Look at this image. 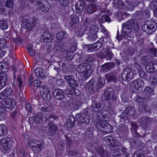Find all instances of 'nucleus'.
<instances>
[{
  "label": "nucleus",
  "instance_id": "c756f323",
  "mask_svg": "<svg viewBox=\"0 0 157 157\" xmlns=\"http://www.w3.org/2000/svg\"><path fill=\"white\" fill-rule=\"evenodd\" d=\"M103 140L109 145L110 147H114L115 145V140L111 136H105L103 138Z\"/></svg>",
  "mask_w": 157,
  "mask_h": 157
},
{
  "label": "nucleus",
  "instance_id": "a878e982",
  "mask_svg": "<svg viewBox=\"0 0 157 157\" xmlns=\"http://www.w3.org/2000/svg\"><path fill=\"white\" fill-rule=\"evenodd\" d=\"M97 7L95 4L89 3L86 6V11L89 14H92L97 11Z\"/></svg>",
  "mask_w": 157,
  "mask_h": 157
},
{
  "label": "nucleus",
  "instance_id": "412c9836",
  "mask_svg": "<svg viewBox=\"0 0 157 157\" xmlns=\"http://www.w3.org/2000/svg\"><path fill=\"white\" fill-rule=\"evenodd\" d=\"M68 36V34L65 31H60L56 35L57 39L55 40V42L57 43H59L61 40L67 38Z\"/></svg>",
  "mask_w": 157,
  "mask_h": 157
},
{
  "label": "nucleus",
  "instance_id": "9d476101",
  "mask_svg": "<svg viewBox=\"0 0 157 157\" xmlns=\"http://www.w3.org/2000/svg\"><path fill=\"white\" fill-rule=\"evenodd\" d=\"M0 103L6 108L10 109H13L15 106V102L9 98L0 100Z\"/></svg>",
  "mask_w": 157,
  "mask_h": 157
},
{
  "label": "nucleus",
  "instance_id": "de8ad7c7",
  "mask_svg": "<svg viewBox=\"0 0 157 157\" xmlns=\"http://www.w3.org/2000/svg\"><path fill=\"white\" fill-rule=\"evenodd\" d=\"M131 125L132 126L131 129L132 132L137 133L136 129L138 127L137 124L134 122H131Z\"/></svg>",
  "mask_w": 157,
  "mask_h": 157
},
{
  "label": "nucleus",
  "instance_id": "cd10ccee",
  "mask_svg": "<svg viewBox=\"0 0 157 157\" xmlns=\"http://www.w3.org/2000/svg\"><path fill=\"white\" fill-rule=\"evenodd\" d=\"M12 93V89L10 88H6L0 94V100L8 98L7 97L10 95Z\"/></svg>",
  "mask_w": 157,
  "mask_h": 157
},
{
  "label": "nucleus",
  "instance_id": "13d9d810",
  "mask_svg": "<svg viewBox=\"0 0 157 157\" xmlns=\"http://www.w3.org/2000/svg\"><path fill=\"white\" fill-rule=\"evenodd\" d=\"M29 123L32 125H33L34 124L36 123H37L38 120H37L36 115L34 117H30L29 119Z\"/></svg>",
  "mask_w": 157,
  "mask_h": 157
},
{
  "label": "nucleus",
  "instance_id": "b1692460",
  "mask_svg": "<svg viewBox=\"0 0 157 157\" xmlns=\"http://www.w3.org/2000/svg\"><path fill=\"white\" fill-rule=\"evenodd\" d=\"M115 66V64L114 63H106L101 66V70L102 72H105L112 69Z\"/></svg>",
  "mask_w": 157,
  "mask_h": 157
},
{
  "label": "nucleus",
  "instance_id": "20e7f679",
  "mask_svg": "<svg viewBox=\"0 0 157 157\" xmlns=\"http://www.w3.org/2000/svg\"><path fill=\"white\" fill-rule=\"evenodd\" d=\"M102 97L104 100H106L108 101L110 100L113 101L117 98L115 90L111 87L107 88L105 90L104 94Z\"/></svg>",
  "mask_w": 157,
  "mask_h": 157
},
{
  "label": "nucleus",
  "instance_id": "5fc2aeb1",
  "mask_svg": "<svg viewBox=\"0 0 157 157\" xmlns=\"http://www.w3.org/2000/svg\"><path fill=\"white\" fill-rule=\"evenodd\" d=\"M5 109L2 106H0V120H2L5 119Z\"/></svg>",
  "mask_w": 157,
  "mask_h": 157
},
{
  "label": "nucleus",
  "instance_id": "774afa93",
  "mask_svg": "<svg viewBox=\"0 0 157 157\" xmlns=\"http://www.w3.org/2000/svg\"><path fill=\"white\" fill-rule=\"evenodd\" d=\"M144 91L145 93H153L154 92V90L153 88L150 87H146L144 90Z\"/></svg>",
  "mask_w": 157,
  "mask_h": 157
},
{
  "label": "nucleus",
  "instance_id": "58836bf2",
  "mask_svg": "<svg viewBox=\"0 0 157 157\" xmlns=\"http://www.w3.org/2000/svg\"><path fill=\"white\" fill-rule=\"evenodd\" d=\"M135 109L132 106L127 107L124 111V113L128 115H132L135 114Z\"/></svg>",
  "mask_w": 157,
  "mask_h": 157
},
{
  "label": "nucleus",
  "instance_id": "9b49d317",
  "mask_svg": "<svg viewBox=\"0 0 157 157\" xmlns=\"http://www.w3.org/2000/svg\"><path fill=\"white\" fill-rule=\"evenodd\" d=\"M40 92L44 98V99L49 101L51 99V96L50 93V90L46 86H42L40 87Z\"/></svg>",
  "mask_w": 157,
  "mask_h": 157
},
{
  "label": "nucleus",
  "instance_id": "473e14b6",
  "mask_svg": "<svg viewBox=\"0 0 157 157\" xmlns=\"http://www.w3.org/2000/svg\"><path fill=\"white\" fill-rule=\"evenodd\" d=\"M36 117L38 120L37 123H43L48 120L47 117L44 116V117L42 114L40 113H38L36 115Z\"/></svg>",
  "mask_w": 157,
  "mask_h": 157
},
{
  "label": "nucleus",
  "instance_id": "37998d69",
  "mask_svg": "<svg viewBox=\"0 0 157 157\" xmlns=\"http://www.w3.org/2000/svg\"><path fill=\"white\" fill-rule=\"evenodd\" d=\"M114 3L117 5V6H119L118 7L119 8L127 9L126 4V3H128V2H126L124 3V2H121V1H119L118 0H114Z\"/></svg>",
  "mask_w": 157,
  "mask_h": 157
},
{
  "label": "nucleus",
  "instance_id": "4be33fe9",
  "mask_svg": "<svg viewBox=\"0 0 157 157\" xmlns=\"http://www.w3.org/2000/svg\"><path fill=\"white\" fill-rule=\"evenodd\" d=\"M141 0H130L128 3H126V5L127 9L132 10L133 9L137 6L140 3Z\"/></svg>",
  "mask_w": 157,
  "mask_h": 157
},
{
  "label": "nucleus",
  "instance_id": "0eeeda50",
  "mask_svg": "<svg viewBox=\"0 0 157 157\" xmlns=\"http://www.w3.org/2000/svg\"><path fill=\"white\" fill-rule=\"evenodd\" d=\"M29 145L32 149L35 151H40L43 148V146L40 142L36 141L33 139L30 140Z\"/></svg>",
  "mask_w": 157,
  "mask_h": 157
},
{
  "label": "nucleus",
  "instance_id": "aec40b11",
  "mask_svg": "<svg viewBox=\"0 0 157 157\" xmlns=\"http://www.w3.org/2000/svg\"><path fill=\"white\" fill-rule=\"evenodd\" d=\"M43 33L41 38L42 42H49L50 41L51 36L48 32V30L46 27L44 28Z\"/></svg>",
  "mask_w": 157,
  "mask_h": 157
},
{
  "label": "nucleus",
  "instance_id": "393cba45",
  "mask_svg": "<svg viewBox=\"0 0 157 157\" xmlns=\"http://www.w3.org/2000/svg\"><path fill=\"white\" fill-rule=\"evenodd\" d=\"M49 131L52 134H57L58 132L59 129L57 125L54 124L52 122L49 121L48 123Z\"/></svg>",
  "mask_w": 157,
  "mask_h": 157
},
{
  "label": "nucleus",
  "instance_id": "3c124183",
  "mask_svg": "<svg viewBox=\"0 0 157 157\" xmlns=\"http://www.w3.org/2000/svg\"><path fill=\"white\" fill-rule=\"evenodd\" d=\"M21 25H23V28H25L27 29L30 26L31 24L28 20L26 19L25 20H24L23 21V23Z\"/></svg>",
  "mask_w": 157,
  "mask_h": 157
},
{
  "label": "nucleus",
  "instance_id": "f8f14e48",
  "mask_svg": "<svg viewBox=\"0 0 157 157\" xmlns=\"http://www.w3.org/2000/svg\"><path fill=\"white\" fill-rule=\"evenodd\" d=\"M0 144L6 151L10 149L12 146V141L10 138L5 137L1 140Z\"/></svg>",
  "mask_w": 157,
  "mask_h": 157
},
{
  "label": "nucleus",
  "instance_id": "338daca9",
  "mask_svg": "<svg viewBox=\"0 0 157 157\" xmlns=\"http://www.w3.org/2000/svg\"><path fill=\"white\" fill-rule=\"evenodd\" d=\"M86 30L87 29L86 28L85 25H84L82 26L79 30V33L81 36H82Z\"/></svg>",
  "mask_w": 157,
  "mask_h": 157
},
{
  "label": "nucleus",
  "instance_id": "2f4dec72",
  "mask_svg": "<svg viewBox=\"0 0 157 157\" xmlns=\"http://www.w3.org/2000/svg\"><path fill=\"white\" fill-rule=\"evenodd\" d=\"M110 21V18L108 15H105L102 16L101 21L99 22V24H100V26L101 28L105 32L106 31V30L105 29V28L102 24V23H103L105 21L109 23Z\"/></svg>",
  "mask_w": 157,
  "mask_h": 157
},
{
  "label": "nucleus",
  "instance_id": "f03ea898",
  "mask_svg": "<svg viewBox=\"0 0 157 157\" xmlns=\"http://www.w3.org/2000/svg\"><path fill=\"white\" fill-rule=\"evenodd\" d=\"M78 70L79 72L83 74V76L87 79L91 75L93 70V66L90 63H84L78 66Z\"/></svg>",
  "mask_w": 157,
  "mask_h": 157
},
{
  "label": "nucleus",
  "instance_id": "4d7b16f0",
  "mask_svg": "<svg viewBox=\"0 0 157 157\" xmlns=\"http://www.w3.org/2000/svg\"><path fill=\"white\" fill-rule=\"evenodd\" d=\"M150 81L151 85H154L157 83V77L155 76H151Z\"/></svg>",
  "mask_w": 157,
  "mask_h": 157
},
{
  "label": "nucleus",
  "instance_id": "72a5a7b5",
  "mask_svg": "<svg viewBox=\"0 0 157 157\" xmlns=\"http://www.w3.org/2000/svg\"><path fill=\"white\" fill-rule=\"evenodd\" d=\"M97 55V54H92L88 55L84 57V60L83 62L84 63H93L95 62V59L94 57Z\"/></svg>",
  "mask_w": 157,
  "mask_h": 157
},
{
  "label": "nucleus",
  "instance_id": "a19ab883",
  "mask_svg": "<svg viewBox=\"0 0 157 157\" xmlns=\"http://www.w3.org/2000/svg\"><path fill=\"white\" fill-rule=\"evenodd\" d=\"M91 31V34L90 35L92 40H95L97 37V35L96 33L98 31V29L94 26H92L90 28Z\"/></svg>",
  "mask_w": 157,
  "mask_h": 157
},
{
  "label": "nucleus",
  "instance_id": "0e129e2a",
  "mask_svg": "<svg viewBox=\"0 0 157 157\" xmlns=\"http://www.w3.org/2000/svg\"><path fill=\"white\" fill-rule=\"evenodd\" d=\"M94 44L96 50L99 49L102 46V43L100 41H98Z\"/></svg>",
  "mask_w": 157,
  "mask_h": 157
},
{
  "label": "nucleus",
  "instance_id": "a211bd4d",
  "mask_svg": "<svg viewBox=\"0 0 157 157\" xmlns=\"http://www.w3.org/2000/svg\"><path fill=\"white\" fill-rule=\"evenodd\" d=\"M53 97L56 99L61 100L65 97L63 91L60 89H55L52 92Z\"/></svg>",
  "mask_w": 157,
  "mask_h": 157
},
{
  "label": "nucleus",
  "instance_id": "f704fd0d",
  "mask_svg": "<svg viewBox=\"0 0 157 157\" xmlns=\"http://www.w3.org/2000/svg\"><path fill=\"white\" fill-rule=\"evenodd\" d=\"M53 108V106L52 104L48 103L42 107L41 109L43 112H48L51 111Z\"/></svg>",
  "mask_w": 157,
  "mask_h": 157
},
{
  "label": "nucleus",
  "instance_id": "c9c22d12",
  "mask_svg": "<svg viewBox=\"0 0 157 157\" xmlns=\"http://www.w3.org/2000/svg\"><path fill=\"white\" fill-rule=\"evenodd\" d=\"M7 81V77L6 74L0 75V90L6 85Z\"/></svg>",
  "mask_w": 157,
  "mask_h": 157
},
{
  "label": "nucleus",
  "instance_id": "052dcab7",
  "mask_svg": "<svg viewBox=\"0 0 157 157\" xmlns=\"http://www.w3.org/2000/svg\"><path fill=\"white\" fill-rule=\"evenodd\" d=\"M133 157H144V155L140 151H138L134 152Z\"/></svg>",
  "mask_w": 157,
  "mask_h": 157
},
{
  "label": "nucleus",
  "instance_id": "c85d7f7f",
  "mask_svg": "<svg viewBox=\"0 0 157 157\" xmlns=\"http://www.w3.org/2000/svg\"><path fill=\"white\" fill-rule=\"evenodd\" d=\"M110 115L109 113H105L99 112L97 113V119L107 121L109 120Z\"/></svg>",
  "mask_w": 157,
  "mask_h": 157
},
{
  "label": "nucleus",
  "instance_id": "49530a36",
  "mask_svg": "<svg viewBox=\"0 0 157 157\" xmlns=\"http://www.w3.org/2000/svg\"><path fill=\"white\" fill-rule=\"evenodd\" d=\"M150 109L149 107L147 104H145L143 105L142 108H140L139 110L141 113H144L149 111Z\"/></svg>",
  "mask_w": 157,
  "mask_h": 157
},
{
  "label": "nucleus",
  "instance_id": "bf43d9fd",
  "mask_svg": "<svg viewBox=\"0 0 157 157\" xmlns=\"http://www.w3.org/2000/svg\"><path fill=\"white\" fill-rule=\"evenodd\" d=\"M148 57L145 56L141 59V62L144 65H147L149 63Z\"/></svg>",
  "mask_w": 157,
  "mask_h": 157
},
{
  "label": "nucleus",
  "instance_id": "2eb2a0df",
  "mask_svg": "<svg viewBox=\"0 0 157 157\" xmlns=\"http://www.w3.org/2000/svg\"><path fill=\"white\" fill-rule=\"evenodd\" d=\"M133 73L131 69L125 68L121 74L122 79L124 81L133 78Z\"/></svg>",
  "mask_w": 157,
  "mask_h": 157
},
{
  "label": "nucleus",
  "instance_id": "4468645a",
  "mask_svg": "<svg viewBox=\"0 0 157 157\" xmlns=\"http://www.w3.org/2000/svg\"><path fill=\"white\" fill-rule=\"evenodd\" d=\"M76 118L79 124L85 123L88 124L90 122L89 116L85 115L84 114L79 113L77 114L76 115Z\"/></svg>",
  "mask_w": 157,
  "mask_h": 157
},
{
  "label": "nucleus",
  "instance_id": "ea45409f",
  "mask_svg": "<svg viewBox=\"0 0 157 157\" xmlns=\"http://www.w3.org/2000/svg\"><path fill=\"white\" fill-rule=\"evenodd\" d=\"M75 119L73 116H70L66 121L67 126L69 127L73 126L75 124Z\"/></svg>",
  "mask_w": 157,
  "mask_h": 157
},
{
  "label": "nucleus",
  "instance_id": "ddd939ff",
  "mask_svg": "<svg viewBox=\"0 0 157 157\" xmlns=\"http://www.w3.org/2000/svg\"><path fill=\"white\" fill-rule=\"evenodd\" d=\"M79 19L76 15H72L71 16L70 21L69 23V26L70 29H74L78 26V23L79 22Z\"/></svg>",
  "mask_w": 157,
  "mask_h": 157
},
{
  "label": "nucleus",
  "instance_id": "39448f33",
  "mask_svg": "<svg viewBox=\"0 0 157 157\" xmlns=\"http://www.w3.org/2000/svg\"><path fill=\"white\" fill-rule=\"evenodd\" d=\"M156 27V23L154 21L150 22L147 21L142 26L141 28L144 32L150 34L155 30Z\"/></svg>",
  "mask_w": 157,
  "mask_h": 157
},
{
  "label": "nucleus",
  "instance_id": "5701e85b",
  "mask_svg": "<svg viewBox=\"0 0 157 157\" xmlns=\"http://www.w3.org/2000/svg\"><path fill=\"white\" fill-rule=\"evenodd\" d=\"M94 124L96 126L98 129L101 130L102 131V129H103L107 125V124H109V123L99 119H97L94 121Z\"/></svg>",
  "mask_w": 157,
  "mask_h": 157
},
{
  "label": "nucleus",
  "instance_id": "c03bdc74",
  "mask_svg": "<svg viewBox=\"0 0 157 157\" xmlns=\"http://www.w3.org/2000/svg\"><path fill=\"white\" fill-rule=\"evenodd\" d=\"M135 101L136 102L138 103H140L143 102L144 101H147V99L146 97H140L139 96H136L135 98Z\"/></svg>",
  "mask_w": 157,
  "mask_h": 157
},
{
  "label": "nucleus",
  "instance_id": "864d4df0",
  "mask_svg": "<svg viewBox=\"0 0 157 157\" xmlns=\"http://www.w3.org/2000/svg\"><path fill=\"white\" fill-rule=\"evenodd\" d=\"M151 66V63L149 65H147L146 66L145 68L147 71L149 73L154 72L155 71L153 67Z\"/></svg>",
  "mask_w": 157,
  "mask_h": 157
},
{
  "label": "nucleus",
  "instance_id": "1a4fd4ad",
  "mask_svg": "<svg viewBox=\"0 0 157 157\" xmlns=\"http://www.w3.org/2000/svg\"><path fill=\"white\" fill-rule=\"evenodd\" d=\"M36 5H39L40 9L44 12H47L50 9L51 5L46 0H37L36 2Z\"/></svg>",
  "mask_w": 157,
  "mask_h": 157
},
{
  "label": "nucleus",
  "instance_id": "603ef678",
  "mask_svg": "<svg viewBox=\"0 0 157 157\" xmlns=\"http://www.w3.org/2000/svg\"><path fill=\"white\" fill-rule=\"evenodd\" d=\"M70 53V51L66 50L63 52V54L64 57L69 59V58L71 59L73 57L72 55H71Z\"/></svg>",
  "mask_w": 157,
  "mask_h": 157
},
{
  "label": "nucleus",
  "instance_id": "e433bc0d",
  "mask_svg": "<svg viewBox=\"0 0 157 157\" xmlns=\"http://www.w3.org/2000/svg\"><path fill=\"white\" fill-rule=\"evenodd\" d=\"M95 84V81L94 79L90 80L88 82L85 84V86L87 88L90 89L93 92H95L96 90H94V85Z\"/></svg>",
  "mask_w": 157,
  "mask_h": 157
},
{
  "label": "nucleus",
  "instance_id": "f257e3e1",
  "mask_svg": "<svg viewBox=\"0 0 157 157\" xmlns=\"http://www.w3.org/2000/svg\"><path fill=\"white\" fill-rule=\"evenodd\" d=\"M122 31L121 35L119 36V32H117V39L120 40L121 37H126L128 38L133 37L135 35L134 31L138 32L140 30V27L136 20L131 19L122 25Z\"/></svg>",
  "mask_w": 157,
  "mask_h": 157
},
{
  "label": "nucleus",
  "instance_id": "09e8293b",
  "mask_svg": "<svg viewBox=\"0 0 157 157\" xmlns=\"http://www.w3.org/2000/svg\"><path fill=\"white\" fill-rule=\"evenodd\" d=\"M107 126L105 127L104 130H102L104 133H109L112 132L113 131L112 126L109 124H107Z\"/></svg>",
  "mask_w": 157,
  "mask_h": 157
},
{
  "label": "nucleus",
  "instance_id": "bb28decb",
  "mask_svg": "<svg viewBox=\"0 0 157 157\" xmlns=\"http://www.w3.org/2000/svg\"><path fill=\"white\" fill-rule=\"evenodd\" d=\"M105 80L104 78L99 77L98 78L97 82L95 81V84L94 85V90H97L101 88L104 85Z\"/></svg>",
  "mask_w": 157,
  "mask_h": 157
},
{
  "label": "nucleus",
  "instance_id": "7ed1b4c3",
  "mask_svg": "<svg viewBox=\"0 0 157 157\" xmlns=\"http://www.w3.org/2000/svg\"><path fill=\"white\" fill-rule=\"evenodd\" d=\"M144 84L143 80L138 79L131 82L129 86V90L132 92H137L140 88L144 87Z\"/></svg>",
  "mask_w": 157,
  "mask_h": 157
},
{
  "label": "nucleus",
  "instance_id": "6e6d98bb",
  "mask_svg": "<svg viewBox=\"0 0 157 157\" xmlns=\"http://www.w3.org/2000/svg\"><path fill=\"white\" fill-rule=\"evenodd\" d=\"M95 150L97 153L100 156L103 155V153L105 151V150L101 146H98L97 148H96Z\"/></svg>",
  "mask_w": 157,
  "mask_h": 157
},
{
  "label": "nucleus",
  "instance_id": "680f3d73",
  "mask_svg": "<svg viewBox=\"0 0 157 157\" xmlns=\"http://www.w3.org/2000/svg\"><path fill=\"white\" fill-rule=\"evenodd\" d=\"M94 50H96L93 44L91 45H89L87 47V51L88 52H91Z\"/></svg>",
  "mask_w": 157,
  "mask_h": 157
},
{
  "label": "nucleus",
  "instance_id": "6e6552de",
  "mask_svg": "<svg viewBox=\"0 0 157 157\" xmlns=\"http://www.w3.org/2000/svg\"><path fill=\"white\" fill-rule=\"evenodd\" d=\"M117 73L115 71H112L105 75V79L107 82H115V86L118 87L117 84L118 82L116 81L117 79Z\"/></svg>",
  "mask_w": 157,
  "mask_h": 157
},
{
  "label": "nucleus",
  "instance_id": "4c0bfd02",
  "mask_svg": "<svg viewBox=\"0 0 157 157\" xmlns=\"http://www.w3.org/2000/svg\"><path fill=\"white\" fill-rule=\"evenodd\" d=\"M0 27L3 30L7 29L8 27L7 21L4 18L0 19Z\"/></svg>",
  "mask_w": 157,
  "mask_h": 157
},
{
  "label": "nucleus",
  "instance_id": "e2e57ef3",
  "mask_svg": "<svg viewBox=\"0 0 157 157\" xmlns=\"http://www.w3.org/2000/svg\"><path fill=\"white\" fill-rule=\"evenodd\" d=\"M14 2L13 0H8L6 3V7L11 8L13 7Z\"/></svg>",
  "mask_w": 157,
  "mask_h": 157
},
{
  "label": "nucleus",
  "instance_id": "423d86ee",
  "mask_svg": "<svg viewBox=\"0 0 157 157\" xmlns=\"http://www.w3.org/2000/svg\"><path fill=\"white\" fill-rule=\"evenodd\" d=\"M138 121L140 126L146 129L151 124L152 119L147 116H143L140 117Z\"/></svg>",
  "mask_w": 157,
  "mask_h": 157
},
{
  "label": "nucleus",
  "instance_id": "7c9ffc66",
  "mask_svg": "<svg viewBox=\"0 0 157 157\" xmlns=\"http://www.w3.org/2000/svg\"><path fill=\"white\" fill-rule=\"evenodd\" d=\"M101 102H94L90 106V110L94 112H97L102 109Z\"/></svg>",
  "mask_w": 157,
  "mask_h": 157
},
{
  "label": "nucleus",
  "instance_id": "f3484780",
  "mask_svg": "<svg viewBox=\"0 0 157 157\" xmlns=\"http://www.w3.org/2000/svg\"><path fill=\"white\" fill-rule=\"evenodd\" d=\"M34 72L37 77L42 79H44L47 77L48 75L45 70L40 68H36L34 70Z\"/></svg>",
  "mask_w": 157,
  "mask_h": 157
},
{
  "label": "nucleus",
  "instance_id": "79ce46f5",
  "mask_svg": "<svg viewBox=\"0 0 157 157\" xmlns=\"http://www.w3.org/2000/svg\"><path fill=\"white\" fill-rule=\"evenodd\" d=\"M7 133V128L6 126L4 124H0V136L6 135Z\"/></svg>",
  "mask_w": 157,
  "mask_h": 157
},
{
  "label": "nucleus",
  "instance_id": "a18cd8bd",
  "mask_svg": "<svg viewBox=\"0 0 157 157\" xmlns=\"http://www.w3.org/2000/svg\"><path fill=\"white\" fill-rule=\"evenodd\" d=\"M7 41L3 38L0 39V48L2 49L6 48H7Z\"/></svg>",
  "mask_w": 157,
  "mask_h": 157
},
{
  "label": "nucleus",
  "instance_id": "69168bd1",
  "mask_svg": "<svg viewBox=\"0 0 157 157\" xmlns=\"http://www.w3.org/2000/svg\"><path fill=\"white\" fill-rule=\"evenodd\" d=\"M149 52L150 53H151L153 56H156L157 52V50L156 49L153 47H150L149 48Z\"/></svg>",
  "mask_w": 157,
  "mask_h": 157
},
{
  "label": "nucleus",
  "instance_id": "6ab92c4d",
  "mask_svg": "<svg viewBox=\"0 0 157 157\" xmlns=\"http://www.w3.org/2000/svg\"><path fill=\"white\" fill-rule=\"evenodd\" d=\"M100 55L102 58H105L106 59H109L112 58L113 54L110 49L104 48L100 51Z\"/></svg>",
  "mask_w": 157,
  "mask_h": 157
},
{
  "label": "nucleus",
  "instance_id": "dca6fc26",
  "mask_svg": "<svg viewBox=\"0 0 157 157\" xmlns=\"http://www.w3.org/2000/svg\"><path fill=\"white\" fill-rule=\"evenodd\" d=\"M64 78L67 81L69 86L72 87H75L78 86L77 81L75 80L73 75H70L64 76Z\"/></svg>",
  "mask_w": 157,
  "mask_h": 157
},
{
  "label": "nucleus",
  "instance_id": "8fccbe9b",
  "mask_svg": "<svg viewBox=\"0 0 157 157\" xmlns=\"http://www.w3.org/2000/svg\"><path fill=\"white\" fill-rule=\"evenodd\" d=\"M66 139L67 142L66 148H69L72 145V141L71 139L67 136H66Z\"/></svg>",
  "mask_w": 157,
  "mask_h": 157
}]
</instances>
